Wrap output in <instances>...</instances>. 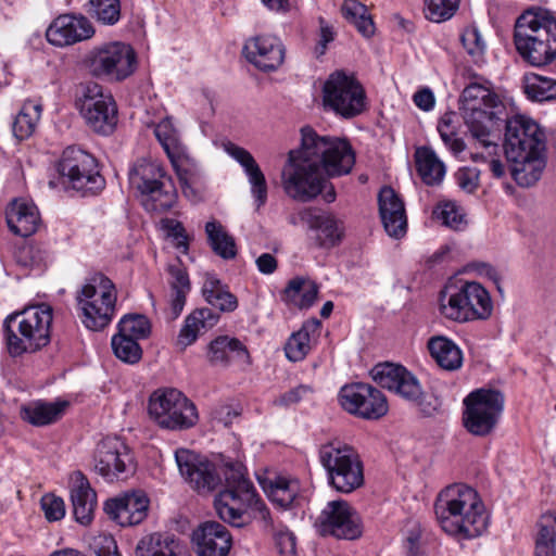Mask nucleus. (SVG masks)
<instances>
[{
  "label": "nucleus",
  "mask_w": 556,
  "mask_h": 556,
  "mask_svg": "<svg viewBox=\"0 0 556 556\" xmlns=\"http://www.w3.org/2000/svg\"><path fill=\"white\" fill-rule=\"evenodd\" d=\"M355 163L354 152L345 139L319 136L312 127L301 129V147L289 152L282 172V185L292 199L308 202L325 188L328 176L349 174Z\"/></svg>",
  "instance_id": "obj_1"
},
{
  "label": "nucleus",
  "mask_w": 556,
  "mask_h": 556,
  "mask_svg": "<svg viewBox=\"0 0 556 556\" xmlns=\"http://www.w3.org/2000/svg\"><path fill=\"white\" fill-rule=\"evenodd\" d=\"M434 513L442 530L460 540L476 539L489 526V516L478 493L463 483L448 485L439 493Z\"/></svg>",
  "instance_id": "obj_2"
},
{
  "label": "nucleus",
  "mask_w": 556,
  "mask_h": 556,
  "mask_svg": "<svg viewBox=\"0 0 556 556\" xmlns=\"http://www.w3.org/2000/svg\"><path fill=\"white\" fill-rule=\"evenodd\" d=\"M225 489L215 497L214 506L218 517L233 527H243L252 513L255 520L265 527H273L269 509L258 497L253 483L247 478L241 465L228 466L224 472Z\"/></svg>",
  "instance_id": "obj_3"
},
{
  "label": "nucleus",
  "mask_w": 556,
  "mask_h": 556,
  "mask_svg": "<svg viewBox=\"0 0 556 556\" xmlns=\"http://www.w3.org/2000/svg\"><path fill=\"white\" fill-rule=\"evenodd\" d=\"M514 43L530 65L551 64L556 60V18L547 12L526 11L516 21Z\"/></svg>",
  "instance_id": "obj_4"
},
{
  "label": "nucleus",
  "mask_w": 556,
  "mask_h": 556,
  "mask_svg": "<svg viewBox=\"0 0 556 556\" xmlns=\"http://www.w3.org/2000/svg\"><path fill=\"white\" fill-rule=\"evenodd\" d=\"M52 309L41 304L9 315L4 319V336L8 351L16 357L34 353L50 342Z\"/></svg>",
  "instance_id": "obj_5"
},
{
  "label": "nucleus",
  "mask_w": 556,
  "mask_h": 556,
  "mask_svg": "<svg viewBox=\"0 0 556 556\" xmlns=\"http://www.w3.org/2000/svg\"><path fill=\"white\" fill-rule=\"evenodd\" d=\"M505 106L492 90L490 83H470L462 92L460 111L464 121L477 142L483 148H496L490 140V127L502 119Z\"/></svg>",
  "instance_id": "obj_6"
},
{
  "label": "nucleus",
  "mask_w": 556,
  "mask_h": 556,
  "mask_svg": "<svg viewBox=\"0 0 556 556\" xmlns=\"http://www.w3.org/2000/svg\"><path fill=\"white\" fill-rule=\"evenodd\" d=\"M128 180L130 186L143 195L142 204L149 212H166L177 201V192L170 177L155 161L137 160L129 168Z\"/></svg>",
  "instance_id": "obj_7"
},
{
  "label": "nucleus",
  "mask_w": 556,
  "mask_h": 556,
  "mask_svg": "<svg viewBox=\"0 0 556 556\" xmlns=\"http://www.w3.org/2000/svg\"><path fill=\"white\" fill-rule=\"evenodd\" d=\"M318 457L329 485L336 491L346 494L363 485V463L353 446L333 440L320 445Z\"/></svg>",
  "instance_id": "obj_8"
},
{
  "label": "nucleus",
  "mask_w": 556,
  "mask_h": 556,
  "mask_svg": "<svg viewBox=\"0 0 556 556\" xmlns=\"http://www.w3.org/2000/svg\"><path fill=\"white\" fill-rule=\"evenodd\" d=\"M77 304L81 311V323L92 331L104 329L115 313L116 292L114 283L104 275L96 274L78 291Z\"/></svg>",
  "instance_id": "obj_9"
},
{
  "label": "nucleus",
  "mask_w": 556,
  "mask_h": 556,
  "mask_svg": "<svg viewBox=\"0 0 556 556\" xmlns=\"http://www.w3.org/2000/svg\"><path fill=\"white\" fill-rule=\"evenodd\" d=\"M150 417L168 430H184L193 427L198 419L195 405L176 389L154 391L149 399Z\"/></svg>",
  "instance_id": "obj_10"
},
{
  "label": "nucleus",
  "mask_w": 556,
  "mask_h": 556,
  "mask_svg": "<svg viewBox=\"0 0 556 556\" xmlns=\"http://www.w3.org/2000/svg\"><path fill=\"white\" fill-rule=\"evenodd\" d=\"M441 314L454 321L465 323L486 319L491 316L493 304L486 289L479 282L464 283L447 296H441Z\"/></svg>",
  "instance_id": "obj_11"
},
{
  "label": "nucleus",
  "mask_w": 556,
  "mask_h": 556,
  "mask_svg": "<svg viewBox=\"0 0 556 556\" xmlns=\"http://www.w3.org/2000/svg\"><path fill=\"white\" fill-rule=\"evenodd\" d=\"M366 92L354 75L336 71L329 75L323 87L325 108L344 118L358 116L366 110Z\"/></svg>",
  "instance_id": "obj_12"
},
{
  "label": "nucleus",
  "mask_w": 556,
  "mask_h": 556,
  "mask_svg": "<svg viewBox=\"0 0 556 556\" xmlns=\"http://www.w3.org/2000/svg\"><path fill=\"white\" fill-rule=\"evenodd\" d=\"M464 426L477 437H485L495 428L504 408V395L494 389H477L464 400Z\"/></svg>",
  "instance_id": "obj_13"
},
{
  "label": "nucleus",
  "mask_w": 556,
  "mask_h": 556,
  "mask_svg": "<svg viewBox=\"0 0 556 556\" xmlns=\"http://www.w3.org/2000/svg\"><path fill=\"white\" fill-rule=\"evenodd\" d=\"M96 159L77 147H67L58 164L59 174L68 186L83 195L96 194L104 188V178L99 174Z\"/></svg>",
  "instance_id": "obj_14"
},
{
  "label": "nucleus",
  "mask_w": 556,
  "mask_h": 556,
  "mask_svg": "<svg viewBox=\"0 0 556 556\" xmlns=\"http://www.w3.org/2000/svg\"><path fill=\"white\" fill-rule=\"evenodd\" d=\"M86 62L93 76L116 81L129 77L137 66L136 52L123 42H111L92 49Z\"/></svg>",
  "instance_id": "obj_15"
},
{
  "label": "nucleus",
  "mask_w": 556,
  "mask_h": 556,
  "mask_svg": "<svg viewBox=\"0 0 556 556\" xmlns=\"http://www.w3.org/2000/svg\"><path fill=\"white\" fill-rule=\"evenodd\" d=\"M504 151L507 160H516L523 153H544V131L529 117L516 115L508 118L505 127Z\"/></svg>",
  "instance_id": "obj_16"
},
{
  "label": "nucleus",
  "mask_w": 556,
  "mask_h": 556,
  "mask_svg": "<svg viewBox=\"0 0 556 556\" xmlns=\"http://www.w3.org/2000/svg\"><path fill=\"white\" fill-rule=\"evenodd\" d=\"M80 113L94 132L110 135L117 124V108L110 94H103L97 84L88 86L81 100Z\"/></svg>",
  "instance_id": "obj_17"
},
{
  "label": "nucleus",
  "mask_w": 556,
  "mask_h": 556,
  "mask_svg": "<svg viewBox=\"0 0 556 556\" xmlns=\"http://www.w3.org/2000/svg\"><path fill=\"white\" fill-rule=\"evenodd\" d=\"M317 527L321 535L337 539L355 540L362 534L361 518L344 500L329 502L317 519Z\"/></svg>",
  "instance_id": "obj_18"
},
{
  "label": "nucleus",
  "mask_w": 556,
  "mask_h": 556,
  "mask_svg": "<svg viewBox=\"0 0 556 556\" xmlns=\"http://www.w3.org/2000/svg\"><path fill=\"white\" fill-rule=\"evenodd\" d=\"M342 407L365 419H378L388 413L384 394L368 383L344 386L339 394Z\"/></svg>",
  "instance_id": "obj_19"
},
{
  "label": "nucleus",
  "mask_w": 556,
  "mask_h": 556,
  "mask_svg": "<svg viewBox=\"0 0 556 556\" xmlns=\"http://www.w3.org/2000/svg\"><path fill=\"white\" fill-rule=\"evenodd\" d=\"M372 380L383 389L393 391L402 399L420 405L425 397L418 379L404 366L382 363L377 364L371 370Z\"/></svg>",
  "instance_id": "obj_20"
},
{
  "label": "nucleus",
  "mask_w": 556,
  "mask_h": 556,
  "mask_svg": "<svg viewBox=\"0 0 556 556\" xmlns=\"http://www.w3.org/2000/svg\"><path fill=\"white\" fill-rule=\"evenodd\" d=\"M175 458L181 476L199 493L212 492L219 485L220 478L213 463L184 448L176 451Z\"/></svg>",
  "instance_id": "obj_21"
},
{
  "label": "nucleus",
  "mask_w": 556,
  "mask_h": 556,
  "mask_svg": "<svg viewBox=\"0 0 556 556\" xmlns=\"http://www.w3.org/2000/svg\"><path fill=\"white\" fill-rule=\"evenodd\" d=\"M92 23L83 14H61L55 17L46 30L48 42L64 48L88 40L94 35Z\"/></svg>",
  "instance_id": "obj_22"
},
{
  "label": "nucleus",
  "mask_w": 556,
  "mask_h": 556,
  "mask_svg": "<svg viewBox=\"0 0 556 556\" xmlns=\"http://www.w3.org/2000/svg\"><path fill=\"white\" fill-rule=\"evenodd\" d=\"M149 504L150 500L143 491L134 490L108 500L103 509L116 523L129 527L139 525L147 518Z\"/></svg>",
  "instance_id": "obj_23"
},
{
  "label": "nucleus",
  "mask_w": 556,
  "mask_h": 556,
  "mask_svg": "<svg viewBox=\"0 0 556 556\" xmlns=\"http://www.w3.org/2000/svg\"><path fill=\"white\" fill-rule=\"evenodd\" d=\"M94 470L104 478H117L127 471L131 464V455L127 445L118 438H105L96 448Z\"/></svg>",
  "instance_id": "obj_24"
},
{
  "label": "nucleus",
  "mask_w": 556,
  "mask_h": 556,
  "mask_svg": "<svg viewBox=\"0 0 556 556\" xmlns=\"http://www.w3.org/2000/svg\"><path fill=\"white\" fill-rule=\"evenodd\" d=\"M299 217L315 231V242L319 248L331 249L342 241L344 226L333 214L308 207L301 211Z\"/></svg>",
  "instance_id": "obj_25"
},
{
  "label": "nucleus",
  "mask_w": 556,
  "mask_h": 556,
  "mask_svg": "<svg viewBox=\"0 0 556 556\" xmlns=\"http://www.w3.org/2000/svg\"><path fill=\"white\" fill-rule=\"evenodd\" d=\"M243 53L250 63L264 72L277 70L285 60L281 40L271 35L249 39L243 47Z\"/></svg>",
  "instance_id": "obj_26"
},
{
  "label": "nucleus",
  "mask_w": 556,
  "mask_h": 556,
  "mask_svg": "<svg viewBox=\"0 0 556 556\" xmlns=\"http://www.w3.org/2000/svg\"><path fill=\"white\" fill-rule=\"evenodd\" d=\"M192 542L198 556H227L232 543L229 531L217 521L201 523L192 533Z\"/></svg>",
  "instance_id": "obj_27"
},
{
  "label": "nucleus",
  "mask_w": 556,
  "mask_h": 556,
  "mask_svg": "<svg viewBox=\"0 0 556 556\" xmlns=\"http://www.w3.org/2000/svg\"><path fill=\"white\" fill-rule=\"evenodd\" d=\"M379 214L389 236L401 238L406 233L407 218L403 201L391 187L381 188L378 194Z\"/></svg>",
  "instance_id": "obj_28"
},
{
  "label": "nucleus",
  "mask_w": 556,
  "mask_h": 556,
  "mask_svg": "<svg viewBox=\"0 0 556 556\" xmlns=\"http://www.w3.org/2000/svg\"><path fill=\"white\" fill-rule=\"evenodd\" d=\"M70 493L75 520L84 526L89 525L97 507V494L81 471L72 473Z\"/></svg>",
  "instance_id": "obj_29"
},
{
  "label": "nucleus",
  "mask_w": 556,
  "mask_h": 556,
  "mask_svg": "<svg viewBox=\"0 0 556 556\" xmlns=\"http://www.w3.org/2000/svg\"><path fill=\"white\" fill-rule=\"evenodd\" d=\"M207 357L211 364L228 366L236 363L242 366L251 364L250 353L237 338L220 336L208 345Z\"/></svg>",
  "instance_id": "obj_30"
},
{
  "label": "nucleus",
  "mask_w": 556,
  "mask_h": 556,
  "mask_svg": "<svg viewBox=\"0 0 556 556\" xmlns=\"http://www.w3.org/2000/svg\"><path fill=\"white\" fill-rule=\"evenodd\" d=\"M136 556H189L186 547L173 534L154 532L142 536Z\"/></svg>",
  "instance_id": "obj_31"
},
{
  "label": "nucleus",
  "mask_w": 556,
  "mask_h": 556,
  "mask_svg": "<svg viewBox=\"0 0 556 556\" xmlns=\"http://www.w3.org/2000/svg\"><path fill=\"white\" fill-rule=\"evenodd\" d=\"M5 217L10 230L21 237L33 235L39 225L37 207L23 200H13L7 208Z\"/></svg>",
  "instance_id": "obj_32"
},
{
  "label": "nucleus",
  "mask_w": 556,
  "mask_h": 556,
  "mask_svg": "<svg viewBox=\"0 0 556 556\" xmlns=\"http://www.w3.org/2000/svg\"><path fill=\"white\" fill-rule=\"evenodd\" d=\"M510 163V174L521 187L533 186L545 168L544 153H523L516 160H507Z\"/></svg>",
  "instance_id": "obj_33"
},
{
  "label": "nucleus",
  "mask_w": 556,
  "mask_h": 556,
  "mask_svg": "<svg viewBox=\"0 0 556 556\" xmlns=\"http://www.w3.org/2000/svg\"><path fill=\"white\" fill-rule=\"evenodd\" d=\"M429 353L435 363L444 370L455 371L463 365V352L450 338L434 336L427 343Z\"/></svg>",
  "instance_id": "obj_34"
},
{
  "label": "nucleus",
  "mask_w": 556,
  "mask_h": 556,
  "mask_svg": "<svg viewBox=\"0 0 556 556\" xmlns=\"http://www.w3.org/2000/svg\"><path fill=\"white\" fill-rule=\"evenodd\" d=\"M169 274L170 300L169 317L176 319L179 317L186 305L187 294L190 292L191 285L187 269L181 264H172L167 267Z\"/></svg>",
  "instance_id": "obj_35"
},
{
  "label": "nucleus",
  "mask_w": 556,
  "mask_h": 556,
  "mask_svg": "<svg viewBox=\"0 0 556 556\" xmlns=\"http://www.w3.org/2000/svg\"><path fill=\"white\" fill-rule=\"evenodd\" d=\"M205 301L220 312L230 313L238 307V299L216 275L206 273L202 286Z\"/></svg>",
  "instance_id": "obj_36"
},
{
  "label": "nucleus",
  "mask_w": 556,
  "mask_h": 556,
  "mask_svg": "<svg viewBox=\"0 0 556 556\" xmlns=\"http://www.w3.org/2000/svg\"><path fill=\"white\" fill-rule=\"evenodd\" d=\"M68 406L66 401L33 402L21 409V417L30 425L41 427L55 422Z\"/></svg>",
  "instance_id": "obj_37"
},
{
  "label": "nucleus",
  "mask_w": 556,
  "mask_h": 556,
  "mask_svg": "<svg viewBox=\"0 0 556 556\" xmlns=\"http://www.w3.org/2000/svg\"><path fill=\"white\" fill-rule=\"evenodd\" d=\"M178 177L182 193L191 201L199 199L201 186V172L195 162L188 156H169Z\"/></svg>",
  "instance_id": "obj_38"
},
{
  "label": "nucleus",
  "mask_w": 556,
  "mask_h": 556,
  "mask_svg": "<svg viewBox=\"0 0 556 556\" xmlns=\"http://www.w3.org/2000/svg\"><path fill=\"white\" fill-rule=\"evenodd\" d=\"M415 159L417 172L426 185L435 186L442 182L445 176V165L432 149L418 148L415 152Z\"/></svg>",
  "instance_id": "obj_39"
},
{
  "label": "nucleus",
  "mask_w": 556,
  "mask_h": 556,
  "mask_svg": "<svg viewBox=\"0 0 556 556\" xmlns=\"http://www.w3.org/2000/svg\"><path fill=\"white\" fill-rule=\"evenodd\" d=\"M534 556H556V513H546L539 519Z\"/></svg>",
  "instance_id": "obj_40"
},
{
  "label": "nucleus",
  "mask_w": 556,
  "mask_h": 556,
  "mask_svg": "<svg viewBox=\"0 0 556 556\" xmlns=\"http://www.w3.org/2000/svg\"><path fill=\"white\" fill-rule=\"evenodd\" d=\"M41 111L42 105L40 103L31 100L24 102L12 125L13 135L16 139L24 140L34 134L40 119Z\"/></svg>",
  "instance_id": "obj_41"
},
{
  "label": "nucleus",
  "mask_w": 556,
  "mask_h": 556,
  "mask_svg": "<svg viewBox=\"0 0 556 556\" xmlns=\"http://www.w3.org/2000/svg\"><path fill=\"white\" fill-rule=\"evenodd\" d=\"M205 233L208 243L214 253L224 260L235 258L237 255V247L232 236H230L223 225L216 220L207 222L205 225Z\"/></svg>",
  "instance_id": "obj_42"
},
{
  "label": "nucleus",
  "mask_w": 556,
  "mask_h": 556,
  "mask_svg": "<svg viewBox=\"0 0 556 556\" xmlns=\"http://www.w3.org/2000/svg\"><path fill=\"white\" fill-rule=\"evenodd\" d=\"M523 92L532 101L556 100V79L539 74H527L522 79Z\"/></svg>",
  "instance_id": "obj_43"
},
{
  "label": "nucleus",
  "mask_w": 556,
  "mask_h": 556,
  "mask_svg": "<svg viewBox=\"0 0 556 556\" xmlns=\"http://www.w3.org/2000/svg\"><path fill=\"white\" fill-rule=\"evenodd\" d=\"M268 497L281 507H289L299 492V482L283 476H276L264 485Z\"/></svg>",
  "instance_id": "obj_44"
},
{
  "label": "nucleus",
  "mask_w": 556,
  "mask_h": 556,
  "mask_svg": "<svg viewBox=\"0 0 556 556\" xmlns=\"http://www.w3.org/2000/svg\"><path fill=\"white\" fill-rule=\"evenodd\" d=\"M341 13L364 37L368 38L374 35L375 25L364 4L357 0H344L341 5Z\"/></svg>",
  "instance_id": "obj_45"
},
{
  "label": "nucleus",
  "mask_w": 556,
  "mask_h": 556,
  "mask_svg": "<svg viewBox=\"0 0 556 556\" xmlns=\"http://www.w3.org/2000/svg\"><path fill=\"white\" fill-rule=\"evenodd\" d=\"M458 117L456 113H445L438 123V131L444 144L454 153L465 150V142L457 137Z\"/></svg>",
  "instance_id": "obj_46"
},
{
  "label": "nucleus",
  "mask_w": 556,
  "mask_h": 556,
  "mask_svg": "<svg viewBox=\"0 0 556 556\" xmlns=\"http://www.w3.org/2000/svg\"><path fill=\"white\" fill-rule=\"evenodd\" d=\"M137 341L147 339L151 333V324L144 315H125L118 323V332Z\"/></svg>",
  "instance_id": "obj_47"
},
{
  "label": "nucleus",
  "mask_w": 556,
  "mask_h": 556,
  "mask_svg": "<svg viewBox=\"0 0 556 556\" xmlns=\"http://www.w3.org/2000/svg\"><path fill=\"white\" fill-rule=\"evenodd\" d=\"M111 345L115 356L124 363L136 364L142 357V349L138 341L121 333L112 337Z\"/></svg>",
  "instance_id": "obj_48"
},
{
  "label": "nucleus",
  "mask_w": 556,
  "mask_h": 556,
  "mask_svg": "<svg viewBox=\"0 0 556 556\" xmlns=\"http://www.w3.org/2000/svg\"><path fill=\"white\" fill-rule=\"evenodd\" d=\"M89 13L103 25H115L121 18L119 0H89Z\"/></svg>",
  "instance_id": "obj_49"
},
{
  "label": "nucleus",
  "mask_w": 556,
  "mask_h": 556,
  "mask_svg": "<svg viewBox=\"0 0 556 556\" xmlns=\"http://www.w3.org/2000/svg\"><path fill=\"white\" fill-rule=\"evenodd\" d=\"M311 350V338L307 326H303L299 331L292 333L285 345V352L288 359L299 362L304 359Z\"/></svg>",
  "instance_id": "obj_50"
},
{
  "label": "nucleus",
  "mask_w": 556,
  "mask_h": 556,
  "mask_svg": "<svg viewBox=\"0 0 556 556\" xmlns=\"http://www.w3.org/2000/svg\"><path fill=\"white\" fill-rule=\"evenodd\" d=\"M459 0H425V16L434 23L445 22L454 16Z\"/></svg>",
  "instance_id": "obj_51"
},
{
  "label": "nucleus",
  "mask_w": 556,
  "mask_h": 556,
  "mask_svg": "<svg viewBox=\"0 0 556 556\" xmlns=\"http://www.w3.org/2000/svg\"><path fill=\"white\" fill-rule=\"evenodd\" d=\"M244 172L251 185V193L255 199L257 208H260L267 201V184L265 176L257 163Z\"/></svg>",
  "instance_id": "obj_52"
},
{
  "label": "nucleus",
  "mask_w": 556,
  "mask_h": 556,
  "mask_svg": "<svg viewBox=\"0 0 556 556\" xmlns=\"http://www.w3.org/2000/svg\"><path fill=\"white\" fill-rule=\"evenodd\" d=\"M155 137L164 148L168 156H172V150L177 148V131L170 118L162 119L154 128Z\"/></svg>",
  "instance_id": "obj_53"
},
{
  "label": "nucleus",
  "mask_w": 556,
  "mask_h": 556,
  "mask_svg": "<svg viewBox=\"0 0 556 556\" xmlns=\"http://www.w3.org/2000/svg\"><path fill=\"white\" fill-rule=\"evenodd\" d=\"M434 214L444 226L458 230L464 224V215L453 202H446L437 207Z\"/></svg>",
  "instance_id": "obj_54"
},
{
  "label": "nucleus",
  "mask_w": 556,
  "mask_h": 556,
  "mask_svg": "<svg viewBox=\"0 0 556 556\" xmlns=\"http://www.w3.org/2000/svg\"><path fill=\"white\" fill-rule=\"evenodd\" d=\"M41 508L48 521H59L65 516L63 498L54 494H45L40 501Z\"/></svg>",
  "instance_id": "obj_55"
},
{
  "label": "nucleus",
  "mask_w": 556,
  "mask_h": 556,
  "mask_svg": "<svg viewBox=\"0 0 556 556\" xmlns=\"http://www.w3.org/2000/svg\"><path fill=\"white\" fill-rule=\"evenodd\" d=\"M462 42L467 52L473 58H480L485 49V42L477 27L466 28L462 35Z\"/></svg>",
  "instance_id": "obj_56"
},
{
  "label": "nucleus",
  "mask_w": 556,
  "mask_h": 556,
  "mask_svg": "<svg viewBox=\"0 0 556 556\" xmlns=\"http://www.w3.org/2000/svg\"><path fill=\"white\" fill-rule=\"evenodd\" d=\"M163 227L168 231V236L175 241V247L182 253H187L189 243L182 224L176 219L166 218L163 222Z\"/></svg>",
  "instance_id": "obj_57"
},
{
  "label": "nucleus",
  "mask_w": 556,
  "mask_h": 556,
  "mask_svg": "<svg viewBox=\"0 0 556 556\" xmlns=\"http://www.w3.org/2000/svg\"><path fill=\"white\" fill-rule=\"evenodd\" d=\"M480 172L475 167H463L455 174L457 185L467 193L475 192L479 187Z\"/></svg>",
  "instance_id": "obj_58"
},
{
  "label": "nucleus",
  "mask_w": 556,
  "mask_h": 556,
  "mask_svg": "<svg viewBox=\"0 0 556 556\" xmlns=\"http://www.w3.org/2000/svg\"><path fill=\"white\" fill-rule=\"evenodd\" d=\"M195 317L188 315L180 332L178 334L177 344L182 349H186L192 344L197 338L199 331L202 329L200 325L195 323Z\"/></svg>",
  "instance_id": "obj_59"
},
{
  "label": "nucleus",
  "mask_w": 556,
  "mask_h": 556,
  "mask_svg": "<svg viewBox=\"0 0 556 556\" xmlns=\"http://www.w3.org/2000/svg\"><path fill=\"white\" fill-rule=\"evenodd\" d=\"M15 260L23 267H35L41 263L42 257L35 245L24 244L15 252Z\"/></svg>",
  "instance_id": "obj_60"
},
{
  "label": "nucleus",
  "mask_w": 556,
  "mask_h": 556,
  "mask_svg": "<svg viewBox=\"0 0 556 556\" xmlns=\"http://www.w3.org/2000/svg\"><path fill=\"white\" fill-rule=\"evenodd\" d=\"M319 22V38L316 45L315 52L317 56L324 55L328 45L334 40L336 31L324 17L318 18Z\"/></svg>",
  "instance_id": "obj_61"
},
{
  "label": "nucleus",
  "mask_w": 556,
  "mask_h": 556,
  "mask_svg": "<svg viewBox=\"0 0 556 556\" xmlns=\"http://www.w3.org/2000/svg\"><path fill=\"white\" fill-rule=\"evenodd\" d=\"M92 548L97 556H122L112 535H99L94 539Z\"/></svg>",
  "instance_id": "obj_62"
},
{
  "label": "nucleus",
  "mask_w": 556,
  "mask_h": 556,
  "mask_svg": "<svg viewBox=\"0 0 556 556\" xmlns=\"http://www.w3.org/2000/svg\"><path fill=\"white\" fill-rule=\"evenodd\" d=\"M275 543L280 555L295 556V536L289 530H281L275 533Z\"/></svg>",
  "instance_id": "obj_63"
},
{
  "label": "nucleus",
  "mask_w": 556,
  "mask_h": 556,
  "mask_svg": "<svg viewBox=\"0 0 556 556\" xmlns=\"http://www.w3.org/2000/svg\"><path fill=\"white\" fill-rule=\"evenodd\" d=\"M308 392H311L309 387L300 384L281 394L274 403L275 405L287 407L299 403Z\"/></svg>",
  "instance_id": "obj_64"
}]
</instances>
